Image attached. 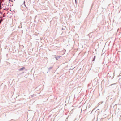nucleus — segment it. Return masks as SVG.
I'll return each mask as SVG.
<instances>
[{
  "instance_id": "nucleus-18",
  "label": "nucleus",
  "mask_w": 121,
  "mask_h": 121,
  "mask_svg": "<svg viewBox=\"0 0 121 121\" xmlns=\"http://www.w3.org/2000/svg\"><path fill=\"white\" fill-rule=\"evenodd\" d=\"M97 112H98V111H97Z\"/></svg>"
},
{
  "instance_id": "nucleus-7",
  "label": "nucleus",
  "mask_w": 121,
  "mask_h": 121,
  "mask_svg": "<svg viewBox=\"0 0 121 121\" xmlns=\"http://www.w3.org/2000/svg\"><path fill=\"white\" fill-rule=\"evenodd\" d=\"M94 110V109H93L92 110V111H91V113H92V112H93V111Z\"/></svg>"
},
{
  "instance_id": "nucleus-16",
  "label": "nucleus",
  "mask_w": 121,
  "mask_h": 121,
  "mask_svg": "<svg viewBox=\"0 0 121 121\" xmlns=\"http://www.w3.org/2000/svg\"><path fill=\"white\" fill-rule=\"evenodd\" d=\"M81 69V68H80V69Z\"/></svg>"
},
{
  "instance_id": "nucleus-17",
  "label": "nucleus",
  "mask_w": 121,
  "mask_h": 121,
  "mask_svg": "<svg viewBox=\"0 0 121 121\" xmlns=\"http://www.w3.org/2000/svg\"><path fill=\"white\" fill-rule=\"evenodd\" d=\"M79 72V71L78 70V72Z\"/></svg>"
},
{
  "instance_id": "nucleus-11",
  "label": "nucleus",
  "mask_w": 121,
  "mask_h": 121,
  "mask_svg": "<svg viewBox=\"0 0 121 121\" xmlns=\"http://www.w3.org/2000/svg\"><path fill=\"white\" fill-rule=\"evenodd\" d=\"M92 6H91V9H90V10H91V9L92 8Z\"/></svg>"
},
{
  "instance_id": "nucleus-21",
  "label": "nucleus",
  "mask_w": 121,
  "mask_h": 121,
  "mask_svg": "<svg viewBox=\"0 0 121 121\" xmlns=\"http://www.w3.org/2000/svg\"><path fill=\"white\" fill-rule=\"evenodd\" d=\"M0 13H1V12H0Z\"/></svg>"
},
{
  "instance_id": "nucleus-6",
  "label": "nucleus",
  "mask_w": 121,
  "mask_h": 121,
  "mask_svg": "<svg viewBox=\"0 0 121 121\" xmlns=\"http://www.w3.org/2000/svg\"><path fill=\"white\" fill-rule=\"evenodd\" d=\"M76 81H77V82H78V83L80 82V80L79 79H78V78H77V79H76Z\"/></svg>"
},
{
  "instance_id": "nucleus-9",
  "label": "nucleus",
  "mask_w": 121,
  "mask_h": 121,
  "mask_svg": "<svg viewBox=\"0 0 121 121\" xmlns=\"http://www.w3.org/2000/svg\"><path fill=\"white\" fill-rule=\"evenodd\" d=\"M4 17V16H3V17H1V18H2V17ZM1 17H0V18H1Z\"/></svg>"
},
{
  "instance_id": "nucleus-8",
  "label": "nucleus",
  "mask_w": 121,
  "mask_h": 121,
  "mask_svg": "<svg viewBox=\"0 0 121 121\" xmlns=\"http://www.w3.org/2000/svg\"><path fill=\"white\" fill-rule=\"evenodd\" d=\"M120 88L121 89V85H120Z\"/></svg>"
},
{
  "instance_id": "nucleus-5",
  "label": "nucleus",
  "mask_w": 121,
  "mask_h": 121,
  "mask_svg": "<svg viewBox=\"0 0 121 121\" xmlns=\"http://www.w3.org/2000/svg\"><path fill=\"white\" fill-rule=\"evenodd\" d=\"M110 97V96L109 95H108L107 96V99H109V97ZM110 98V100H112V98Z\"/></svg>"
},
{
  "instance_id": "nucleus-15",
  "label": "nucleus",
  "mask_w": 121,
  "mask_h": 121,
  "mask_svg": "<svg viewBox=\"0 0 121 121\" xmlns=\"http://www.w3.org/2000/svg\"><path fill=\"white\" fill-rule=\"evenodd\" d=\"M91 33H90L89 34H91Z\"/></svg>"
},
{
  "instance_id": "nucleus-14",
  "label": "nucleus",
  "mask_w": 121,
  "mask_h": 121,
  "mask_svg": "<svg viewBox=\"0 0 121 121\" xmlns=\"http://www.w3.org/2000/svg\"><path fill=\"white\" fill-rule=\"evenodd\" d=\"M76 4H77V0H76Z\"/></svg>"
},
{
  "instance_id": "nucleus-3",
  "label": "nucleus",
  "mask_w": 121,
  "mask_h": 121,
  "mask_svg": "<svg viewBox=\"0 0 121 121\" xmlns=\"http://www.w3.org/2000/svg\"><path fill=\"white\" fill-rule=\"evenodd\" d=\"M25 68L24 67H23L22 68H20L19 69V71H21L23 70L24 69H25Z\"/></svg>"
},
{
  "instance_id": "nucleus-13",
  "label": "nucleus",
  "mask_w": 121,
  "mask_h": 121,
  "mask_svg": "<svg viewBox=\"0 0 121 121\" xmlns=\"http://www.w3.org/2000/svg\"><path fill=\"white\" fill-rule=\"evenodd\" d=\"M77 99L78 100V99H76V100Z\"/></svg>"
},
{
  "instance_id": "nucleus-19",
  "label": "nucleus",
  "mask_w": 121,
  "mask_h": 121,
  "mask_svg": "<svg viewBox=\"0 0 121 121\" xmlns=\"http://www.w3.org/2000/svg\"><path fill=\"white\" fill-rule=\"evenodd\" d=\"M78 87H79V86H78Z\"/></svg>"
},
{
  "instance_id": "nucleus-2",
  "label": "nucleus",
  "mask_w": 121,
  "mask_h": 121,
  "mask_svg": "<svg viewBox=\"0 0 121 121\" xmlns=\"http://www.w3.org/2000/svg\"><path fill=\"white\" fill-rule=\"evenodd\" d=\"M96 56H94V57H93V59H92V61H94L95 60V58H96Z\"/></svg>"
},
{
  "instance_id": "nucleus-20",
  "label": "nucleus",
  "mask_w": 121,
  "mask_h": 121,
  "mask_svg": "<svg viewBox=\"0 0 121 121\" xmlns=\"http://www.w3.org/2000/svg\"><path fill=\"white\" fill-rule=\"evenodd\" d=\"M97 110H99V109H98Z\"/></svg>"
},
{
  "instance_id": "nucleus-10",
  "label": "nucleus",
  "mask_w": 121,
  "mask_h": 121,
  "mask_svg": "<svg viewBox=\"0 0 121 121\" xmlns=\"http://www.w3.org/2000/svg\"><path fill=\"white\" fill-rule=\"evenodd\" d=\"M119 30V29H117V31H118V30Z\"/></svg>"
},
{
  "instance_id": "nucleus-22",
  "label": "nucleus",
  "mask_w": 121,
  "mask_h": 121,
  "mask_svg": "<svg viewBox=\"0 0 121 121\" xmlns=\"http://www.w3.org/2000/svg\"><path fill=\"white\" fill-rule=\"evenodd\" d=\"M75 0L76 1V0Z\"/></svg>"
},
{
  "instance_id": "nucleus-12",
  "label": "nucleus",
  "mask_w": 121,
  "mask_h": 121,
  "mask_svg": "<svg viewBox=\"0 0 121 121\" xmlns=\"http://www.w3.org/2000/svg\"><path fill=\"white\" fill-rule=\"evenodd\" d=\"M78 68H77V69H76V70H77L78 69Z\"/></svg>"
},
{
  "instance_id": "nucleus-4",
  "label": "nucleus",
  "mask_w": 121,
  "mask_h": 121,
  "mask_svg": "<svg viewBox=\"0 0 121 121\" xmlns=\"http://www.w3.org/2000/svg\"><path fill=\"white\" fill-rule=\"evenodd\" d=\"M115 85H116L115 83H113V84L110 85V86H111L112 85H114V87L115 88V87H116V86Z\"/></svg>"
},
{
  "instance_id": "nucleus-1",
  "label": "nucleus",
  "mask_w": 121,
  "mask_h": 121,
  "mask_svg": "<svg viewBox=\"0 0 121 121\" xmlns=\"http://www.w3.org/2000/svg\"><path fill=\"white\" fill-rule=\"evenodd\" d=\"M77 103L78 105L76 106V110L78 113L81 112L82 111V108H81L82 104L81 101L79 102H77L76 101V103Z\"/></svg>"
}]
</instances>
